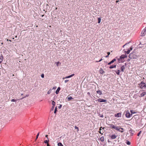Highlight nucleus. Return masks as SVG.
<instances>
[{
    "label": "nucleus",
    "instance_id": "f257e3e1",
    "mask_svg": "<svg viewBox=\"0 0 146 146\" xmlns=\"http://www.w3.org/2000/svg\"><path fill=\"white\" fill-rule=\"evenodd\" d=\"M145 44H146V39L145 38L141 39V40L140 41V44H139V45L140 44L143 45Z\"/></svg>",
    "mask_w": 146,
    "mask_h": 146
},
{
    "label": "nucleus",
    "instance_id": "f03ea898",
    "mask_svg": "<svg viewBox=\"0 0 146 146\" xmlns=\"http://www.w3.org/2000/svg\"><path fill=\"white\" fill-rule=\"evenodd\" d=\"M135 52L134 50L133 51V52L132 53H130L129 55V57L131 59H134L135 58V57L134 56V53Z\"/></svg>",
    "mask_w": 146,
    "mask_h": 146
},
{
    "label": "nucleus",
    "instance_id": "7ed1b4c3",
    "mask_svg": "<svg viewBox=\"0 0 146 146\" xmlns=\"http://www.w3.org/2000/svg\"><path fill=\"white\" fill-rule=\"evenodd\" d=\"M140 87L141 88H143L144 87H146L145 84L143 82H142L139 84Z\"/></svg>",
    "mask_w": 146,
    "mask_h": 146
},
{
    "label": "nucleus",
    "instance_id": "20e7f679",
    "mask_svg": "<svg viewBox=\"0 0 146 146\" xmlns=\"http://www.w3.org/2000/svg\"><path fill=\"white\" fill-rule=\"evenodd\" d=\"M146 35V29H144L142 31L141 34V36H144Z\"/></svg>",
    "mask_w": 146,
    "mask_h": 146
},
{
    "label": "nucleus",
    "instance_id": "39448f33",
    "mask_svg": "<svg viewBox=\"0 0 146 146\" xmlns=\"http://www.w3.org/2000/svg\"><path fill=\"white\" fill-rule=\"evenodd\" d=\"M131 114H130L129 111H126L125 116L129 118L131 117Z\"/></svg>",
    "mask_w": 146,
    "mask_h": 146
},
{
    "label": "nucleus",
    "instance_id": "423d86ee",
    "mask_svg": "<svg viewBox=\"0 0 146 146\" xmlns=\"http://www.w3.org/2000/svg\"><path fill=\"white\" fill-rule=\"evenodd\" d=\"M98 101L99 102H106L107 100H106L102 99L101 98H99L98 99Z\"/></svg>",
    "mask_w": 146,
    "mask_h": 146
},
{
    "label": "nucleus",
    "instance_id": "0eeeda50",
    "mask_svg": "<svg viewBox=\"0 0 146 146\" xmlns=\"http://www.w3.org/2000/svg\"><path fill=\"white\" fill-rule=\"evenodd\" d=\"M74 75V74H71V75H70L69 76H67L66 77H65L63 78L62 79H66V78H70L72 77Z\"/></svg>",
    "mask_w": 146,
    "mask_h": 146
},
{
    "label": "nucleus",
    "instance_id": "6e6552de",
    "mask_svg": "<svg viewBox=\"0 0 146 146\" xmlns=\"http://www.w3.org/2000/svg\"><path fill=\"white\" fill-rule=\"evenodd\" d=\"M115 116L118 117H121V114L120 113H116L115 115Z\"/></svg>",
    "mask_w": 146,
    "mask_h": 146
},
{
    "label": "nucleus",
    "instance_id": "1a4fd4ad",
    "mask_svg": "<svg viewBox=\"0 0 146 146\" xmlns=\"http://www.w3.org/2000/svg\"><path fill=\"white\" fill-rule=\"evenodd\" d=\"M109 127L110 128L115 129L116 126H115L114 125H113L112 124H110L109 125Z\"/></svg>",
    "mask_w": 146,
    "mask_h": 146
},
{
    "label": "nucleus",
    "instance_id": "9d476101",
    "mask_svg": "<svg viewBox=\"0 0 146 146\" xmlns=\"http://www.w3.org/2000/svg\"><path fill=\"white\" fill-rule=\"evenodd\" d=\"M117 137V136L115 135V134H114L113 135H112L111 136V138L112 139H114L116 138V137Z\"/></svg>",
    "mask_w": 146,
    "mask_h": 146
},
{
    "label": "nucleus",
    "instance_id": "9b49d317",
    "mask_svg": "<svg viewBox=\"0 0 146 146\" xmlns=\"http://www.w3.org/2000/svg\"><path fill=\"white\" fill-rule=\"evenodd\" d=\"M129 132L130 133H131V136H132L133 135V131L131 129H130L129 130Z\"/></svg>",
    "mask_w": 146,
    "mask_h": 146
},
{
    "label": "nucleus",
    "instance_id": "f8f14e48",
    "mask_svg": "<svg viewBox=\"0 0 146 146\" xmlns=\"http://www.w3.org/2000/svg\"><path fill=\"white\" fill-rule=\"evenodd\" d=\"M116 60V59H113V60H112L110 62L108 63V65H110L111 64L113 63L114 62H115Z\"/></svg>",
    "mask_w": 146,
    "mask_h": 146
},
{
    "label": "nucleus",
    "instance_id": "ddd939ff",
    "mask_svg": "<svg viewBox=\"0 0 146 146\" xmlns=\"http://www.w3.org/2000/svg\"><path fill=\"white\" fill-rule=\"evenodd\" d=\"M60 90V88L59 87H58L56 91V94H58V93Z\"/></svg>",
    "mask_w": 146,
    "mask_h": 146
},
{
    "label": "nucleus",
    "instance_id": "4468645a",
    "mask_svg": "<svg viewBox=\"0 0 146 146\" xmlns=\"http://www.w3.org/2000/svg\"><path fill=\"white\" fill-rule=\"evenodd\" d=\"M125 66L123 65L122 66L121 68V71L122 72H123L124 70L125 69Z\"/></svg>",
    "mask_w": 146,
    "mask_h": 146
},
{
    "label": "nucleus",
    "instance_id": "2eb2a0df",
    "mask_svg": "<svg viewBox=\"0 0 146 146\" xmlns=\"http://www.w3.org/2000/svg\"><path fill=\"white\" fill-rule=\"evenodd\" d=\"M146 94V92H143L142 94H141L140 96V97H143Z\"/></svg>",
    "mask_w": 146,
    "mask_h": 146
},
{
    "label": "nucleus",
    "instance_id": "dca6fc26",
    "mask_svg": "<svg viewBox=\"0 0 146 146\" xmlns=\"http://www.w3.org/2000/svg\"><path fill=\"white\" fill-rule=\"evenodd\" d=\"M99 71L100 73L101 74H102L105 72L103 71L101 68L100 69Z\"/></svg>",
    "mask_w": 146,
    "mask_h": 146
},
{
    "label": "nucleus",
    "instance_id": "f3484780",
    "mask_svg": "<svg viewBox=\"0 0 146 146\" xmlns=\"http://www.w3.org/2000/svg\"><path fill=\"white\" fill-rule=\"evenodd\" d=\"M126 57L125 55H121L120 57V59H123L125 58Z\"/></svg>",
    "mask_w": 146,
    "mask_h": 146
},
{
    "label": "nucleus",
    "instance_id": "a211bd4d",
    "mask_svg": "<svg viewBox=\"0 0 146 146\" xmlns=\"http://www.w3.org/2000/svg\"><path fill=\"white\" fill-rule=\"evenodd\" d=\"M100 140L102 142H103L104 140V137L103 136L101 137L100 138Z\"/></svg>",
    "mask_w": 146,
    "mask_h": 146
},
{
    "label": "nucleus",
    "instance_id": "6ab92c4d",
    "mask_svg": "<svg viewBox=\"0 0 146 146\" xmlns=\"http://www.w3.org/2000/svg\"><path fill=\"white\" fill-rule=\"evenodd\" d=\"M3 56L2 55L0 56V64L1 62L3 60Z\"/></svg>",
    "mask_w": 146,
    "mask_h": 146
},
{
    "label": "nucleus",
    "instance_id": "aec40b11",
    "mask_svg": "<svg viewBox=\"0 0 146 146\" xmlns=\"http://www.w3.org/2000/svg\"><path fill=\"white\" fill-rule=\"evenodd\" d=\"M123 128L120 127L118 131L123 133Z\"/></svg>",
    "mask_w": 146,
    "mask_h": 146
},
{
    "label": "nucleus",
    "instance_id": "412c9836",
    "mask_svg": "<svg viewBox=\"0 0 146 146\" xmlns=\"http://www.w3.org/2000/svg\"><path fill=\"white\" fill-rule=\"evenodd\" d=\"M120 128V127L119 126H116L115 129L117 130V131H119Z\"/></svg>",
    "mask_w": 146,
    "mask_h": 146
},
{
    "label": "nucleus",
    "instance_id": "4be33fe9",
    "mask_svg": "<svg viewBox=\"0 0 146 146\" xmlns=\"http://www.w3.org/2000/svg\"><path fill=\"white\" fill-rule=\"evenodd\" d=\"M116 67V65H114V66H110V67H109V68H110V69H112V68H115Z\"/></svg>",
    "mask_w": 146,
    "mask_h": 146
},
{
    "label": "nucleus",
    "instance_id": "5701e85b",
    "mask_svg": "<svg viewBox=\"0 0 146 146\" xmlns=\"http://www.w3.org/2000/svg\"><path fill=\"white\" fill-rule=\"evenodd\" d=\"M102 92L100 90H99L97 91V93L98 94H99L100 95L102 94Z\"/></svg>",
    "mask_w": 146,
    "mask_h": 146
},
{
    "label": "nucleus",
    "instance_id": "b1692460",
    "mask_svg": "<svg viewBox=\"0 0 146 146\" xmlns=\"http://www.w3.org/2000/svg\"><path fill=\"white\" fill-rule=\"evenodd\" d=\"M120 72V71L119 70H118L117 71H115L116 73L118 75H119V74Z\"/></svg>",
    "mask_w": 146,
    "mask_h": 146
},
{
    "label": "nucleus",
    "instance_id": "393cba45",
    "mask_svg": "<svg viewBox=\"0 0 146 146\" xmlns=\"http://www.w3.org/2000/svg\"><path fill=\"white\" fill-rule=\"evenodd\" d=\"M49 141V140L48 138H47V140H46L44 141V143H48V142Z\"/></svg>",
    "mask_w": 146,
    "mask_h": 146
},
{
    "label": "nucleus",
    "instance_id": "a878e982",
    "mask_svg": "<svg viewBox=\"0 0 146 146\" xmlns=\"http://www.w3.org/2000/svg\"><path fill=\"white\" fill-rule=\"evenodd\" d=\"M102 127H101L100 128V131H99V133L101 134H102L103 133H102V132L101 131V130H102Z\"/></svg>",
    "mask_w": 146,
    "mask_h": 146
},
{
    "label": "nucleus",
    "instance_id": "bb28decb",
    "mask_svg": "<svg viewBox=\"0 0 146 146\" xmlns=\"http://www.w3.org/2000/svg\"><path fill=\"white\" fill-rule=\"evenodd\" d=\"M73 98L71 96H70L68 97V101H69L71 100Z\"/></svg>",
    "mask_w": 146,
    "mask_h": 146
},
{
    "label": "nucleus",
    "instance_id": "cd10ccee",
    "mask_svg": "<svg viewBox=\"0 0 146 146\" xmlns=\"http://www.w3.org/2000/svg\"><path fill=\"white\" fill-rule=\"evenodd\" d=\"M58 146H63L62 144L61 143H58Z\"/></svg>",
    "mask_w": 146,
    "mask_h": 146
},
{
    "label": "nucleus",
    "instance_id": "c85d7f7f",
    "mask_svg": "<svg viewBox=\"0 0 146 146\" xmlns=\"http://www.w3.org/2000/svg\"><path fill=\"white\" fill-rule=\"evenodd\" d=\"M98 23H100L101 22V19L100 18H98Z\"/></svg>",
    "mask_w": 146,
    "mask_h": 146
},
{
    "label": "nucleus",
    "instance_id": "c756f323",
    "mask_svg": "<svg viewBox=\"0 0 146 146\" xmlns=\"http://www.w3.org/2000/svg\"><path fill=\"white\" fill-rule=\"evenodd\" d=\"M57 111V107H56L55 108L54 111V113H56V111Z\"/></svg>",
    "mask_w": 146,
    "mask_h": 146
},
{
    "label": "nucleus",
    "instance_id": "7c9ffc66",
    "mask_svg": "<svg viewBox=\"0 0 146 146\" xmlns=\"http://www.w3.org/2000/svg\"><path fill=\"white\" fill-rule=\"evenodd\" d=\"M52 90L51 89H50L47 92V94H49L51 92Z\"/></svg>",
    "mask_w": 146,
    "mask_h": 146
},
{
    "label": "nucleus",
    "instance_id": "2f4dec72",
    "mask_svg": "<svg viewBox=\"0 0 146 146\" xmlns=\"http://www.w3.org/2000/svg\"><path fill=\"white\" fill-rule=\"evenodd\" d=\"M39 133H38L37 134V135H36V139H35V141H36V139H37V138H38V136L39 135Z\"/></svg>",
    "mask_w": 146,
    "mask_h": 146
},
{
    "label": "nucleus",
    "instance_id": "473e14b6",
    "mask_svg": "<svg viewBox=\"0 0 146 146\" xmlns=\"http://www.w3.org/2000/svg\"><path fill=\"white\" fill-rule=\"evenodd\" d=\"M52 105L53 106H54L55 105V102L54 101H53L52 102Z\"/></svg>",
    "mask_w": 146,
    "mask_h": 146
},
{
    "label": "nucleus",
    "instance_id": "72a5a7b5",
    "mask_svg": "<svg viewBox=\"0 0 146 146\" xmlns=\"http://www.w3.org/2000/svg\"><path fill=\"white\" fill-rule=\"evenodd\" d=\"M74 128H75V129H77V131L78 132L79 131V129L78 128V127H77V126H75Z\"/></svg>",
    "mask_w": 146,
    "mask_h": 146
},
{
    "label": "nucleus",
    "instance_id": "f704fd0d",
    "mask_svg": "<svg viewBox=\"0 0 146 146\" xmlns=\"http://www.w3.org/2000/svg\"><path fill=\"white\" fill-rule=\"evenodd\" d=\"M133 111L132 110H130V112L131 113V115H132V114L133 113H136L135 112H133Z\"/></svg>",
    "mask_w": 146,
    "mask_h": 146
},
{
    "label": "nucleus",
    "instance_id": "c9c22d12",
    "mask_svg": "<svg viewBox=\"0 0 146 146\" xmlns=\"http://www.w3.org/2000/svg\"><path fill=\"white\" fill-rule=\"evenodd\" d=\"M130 51V50H129V49H128V50L127 52H126L127 53V54H129Z\"/></svg>",
    "mask_w": 146,
    "mask_h": 146
},
{
    "label": "nucleus",
    "instance_id": "e433bc0d",
    "mask_svg": "<svg viewBox=\"0 0 146 146\" xmlns=\"http://www.w3.org/2000/svg\"><path fill=\"white\" fill-rule=\"evenodd\" d=\"M126 143L128 145H130V142L129 141H127L126 142Z\"/></svg>",
    "mask_w": 146,
    "mask_h": 146
},
{
    "label": "nucleus",
    "instance_id": "4c0bfd02",
    "mask_svg": "<svg viewBox=\"0 0 146 146\" xmlns=\"http://www.w3.org/2000/svg\"><path fill=\"white\" fill-rule=\"evenodd\" d=\"M17 100H15L14 99H13L11 100V101L12 102H16Z\"/></svg>",
    "mask_w": 146,
    "mask_h": 146
},
{
    "label": "nucleus",
    "instance_id": "58836bf2",
    "mask_svg": "<svg viewBox=\"0 0 146 146\" xmlns=\"http://www.w3.org/2000/svg\"><path fill=\"white\" fill-rule=\"evenodd\" d=\"M141 131H140L139 132V133H138V134H137V136H139V135H140V134H141Z\"/></svg>",
    "mask_w": 146,
    "mask_h": 146
},
{
    "label": "nucleus",
    "instance_id": "ea45409f",
    "mask_svg": "<svg viewBox=\"0 0 146 146\" xmlns=\"http://www.w3.org/2000/svg\"><path fill=\"white\" fill-rule=\"evenodd\" d=\"M62 106V105L60 104L59 106L58 107V108L60 109L61 108Z\"/></svg>",
    "mask_w": 146,
    "mask_h": 146
},
{
    "label": "nucleus",
    "instance_id": "a19ab883",
    "mask_svg": "<svg viewBox=\"0 0 146 146\" xmlns=\"http://www.w3.org/2000/svg\"><path fill=\"white\" fill-rule=\"evenodd\" d=\"M133 47L132 46H131L130 48V49H129V50H130V51L131 50H132V49H133Z\"/></svg>",
    "mask_w": 146,
    "mask_h": 146
},
{
    "label": "nucleus",
    "instance_id": "79ce46f5",
    "mask_svg": "<svg viewBox=\"0 0 146 146\" xmlns=\"http://www.w3.org/2000/svg\"><path fill=\"white\" fill-rule=\"evenodd\" d=\"M41 77L42 78H43L44 77V74H43L41 75Z\"/></svg>",
    "mask_w": 146,
    "mask_h": 146
},
{
    "label": "nucleus",
    "instance_id": "37998d69",
    "mask_svg": "<svg viewBox=\"0 0 146 146\" xmlns=\"http://www.w3.org/2000/svg\"><path fill=\"white\" fill-rule=\"evenodd\" d=\"M102 59H101L99 61H96V62H100L102 60Z\"/></svg>",
    "mask_w": 146,
    "mask_h": 146
},
{
    "label": "nucleus",
    "instance_id": "c03bdc74",
    "mask_svg": "<svg viewBox=\"0 0 146 146\" xmlns=\"http://www.w3.org/2000/svg\"><path fill=\"white\" fill-rule=\"evenodd\" d=\"M68 81V80H66L64 81V82L65 83H66Z\"/></svg>",
    "mask_w": 146,
    "mask_h": 146
},
{
    "label": "nucleus",
    "instance_id": "a18cd8bd",
    "mask_svg": "<svg viewBox=\"0 0 146 146\" xmlns=\"http://www.w3.org/2000/svg\"><path fill=\"white\" fill-rule=\"evenodd\" d=\"M25 97H26V96H25V97H24L21 98V99H18V100H21L23 99V98H25Z\"/></svg>",
    "mask_w": 146,
    "mask_h": 146
},
{
    "label": "nucleus",
    "instance_id": "49530a36",
    "mask_svg": "<svg viewBox=\"0 0 146 146\" xmlns=\"http://www.w3.org/2000/svg\"><path fill=\"white\" fill-rule=\"evenodd\" d=\"M54 106H52V110H53L54 109Z\"/></svg>",
    "mask_w": 146,
    "mask_h": 146
},
{
    "label": "nucleus",
    "instance_id": "de8ad7c7",
    "mask_svg": "<svg viewBox=\"0 0 146 146\" xmlns=\"http://www.w3.org/2000/svg\"><path fill=\"white\" fill-rule=\"evenodd\" d=\"M128 43H126V44H125L124 45H123V47H124V46H125L127 44H128Z\"/></svg>",
    "mask_w": 146,
    "mask_h": 146
},
{
    "label": "nucleus",
    "instance_id": "09e8293b",
    "mask_svg": "<svg viewBox=\"0 0 146 146\" xmlns=\"http://www.w3.org/2000/svg\"><path fill=\"white\" fill-rule=\"evenodd\" d=\"M107 54L108 55H109L110 54V52H107Z\"/></svg>",
    "mask_w": 146,
    "mask_h": 146
},
{
    "label": "nucleus",
    "instance_id": "8fccbe9b",
    "mask_svg": "<svg viewBox=\"0 0 146 146\" xmlns=\"http://www.w3.org/2000/svg\"><path fill=\"white\" fill-rule=\"evenodd\" d=\"M56 87H53V88L52 89H54H54H56Z\"/></svg>",
    "mask_w": 146,
    "mask_h": 146
},
{
    "label": "nucleus",
    "instance_id": "3c124183",
    "mask_svg": "<svg viewBox=\"0 0 146 146\" xmlns=\"http://www.w3.org/2000/svg\"><path fill=\"white\" fill-rule=\"evenodd\" d=\"M87 94L89 95H90V92H88L87 93Z\"/></svg>",
    "mask_w": 146,
    "mask_h": 146
},
{
    "label": "nucleus",
    "instance_id": "603ef678",
    "mask_svg": "<svg viewBox=\"0 0 146 146\" xmlns=\"http://www.w3.org/2000/svg\"><path fill=\"white\" fill-rule=\"evenodd\" d=\"M47 146H50V145H49L48 143L47 144Z\"/></svg>",
    "mask_w": 146,
    "mask_h": 146
},
{
    "label": "nucleus",
    "instance_id": "864d4df0",
    "mask_svg": "<svg viewBox=\"0 0 146 146\" xmlns=\"http://www.w3.org/2000/svg\"><path fill=\"white\" fill-rule=\"evenodd\" d=\"M48 135H45V137H47V138H48Z\"/></svg>",
    "mask_w": 146,
    "mask_h": 146
},
{
    "label": "nucleus",
    "instance_id": "5fc2aeb1",
    "mask_svg": "<svg viewBox=\"0 0 146 146\" xmlns=\"http://www.w3.org/2000/svg\"><path fill=\"white\" fill-rule=\"evenodd\" d=\"M119 1V0H117V1H116V3H118V2Z\"/></svg>",
    "mask_w": 146,
    "mask_h": 146
},
{
    "label": "nucleus",
    "instance_id": "6e6d98bb",
    "mask_svg": "<svg viewBox=\"0 0 146 146\" xmlns=\"http://www.w3.org/2000/svg\"><path fill=\"white\" fill-rule=\"evenodd\" d=\"M108 56H109V55H108L106 56V58H107V57H108Z\"/></svg>",
    "mask_w": 146,
    "mask_h": 146
},
{
    "label": "nucleus",
    "instance_id": "4d7b16f0",
    "mask_svg": "<svg viewBox=\"0 0 146 146\" xmlns=\"http://www.w3.org/2000/svg\"><path fill=\"white\" fill-rule=\"evenodd\" d=\"M7 41H8V40L7 39ZM9 40V41H10V42H11V40Z\"/></svg>",
    "mask_w": 146,
    "mask_h": 146
},
{
    "label": "nucleus",
    "instance_id": "13d9d810",
    "mask_svg": "<svg viewBox=\"0 0 146 146\" xmlns=\"http://www.w3.org/2000/svg\"><path fill=\"white\" fill-rule=\"evenodd\" d=\"M100 117H103V115H101Z\"/></svg>",
    "mask_w": 146,
    "mask_h": 146
},
{
    "label": "nucleus",
    "instance_id": "bf43d9fd",
    "mask_svg": "<svg viewBox=\"0 0 146 146\" xmlns=\"http://www.w3.org/2000/svg\"><path fill=\"white\" fill-rule=\"evenodd\" d=\"M44 16V15H42V17H43Z\"/></svg>",
    "mask_w": 146,
    "mask_h": 146
},
{
    "label": "nucleus",
    "instance_id": "052dcab7",
    "mask_svg": "<svg viewBox=\"0 0 146 146\" xmlns=\"http://www.w3.org/2000/svg\"><path fill=\"white\" fill-rule=\"evenodd\" d=\"M1 44H3V42H2L1 43Z\"/></svg>",
    "mask_w": 146,
    "mask_h": 146
},
{
    "label": "nucleus",
    "instance_id": "680f3d73",
    "mask_svg": "<svg viewBox=\"0 0 146 146\" xmlns=\"http://www.w3.org/2000/svg\"><path fill=\"white\" fill-rule=\"evenodd\" d=\"M105 128V127H104L102 128V129H104Z\"/></svg>",
    "mask_w": 146,
    "mask_h": 146
},
{
    "label": "nucleus",
    "instance_id": "e2e57ef3",
    "mask_svg": "<svg viewBox=\"0 0 146 146\" xmlns=\"http://www.w3.org/2000/svg\"><path fill=\"white\" fill-rule=\"evenodd\" d=\"M36 27H38V26H37V25H36Z\"/></svg>",
    "mask_w": 146,
    "mask_h": 146
},
{
    "label": "nucleus",
    "instance_id": "0e129e2a",
    "mask_svg": "<svg viewBox=\"0 0 146 146\" xmlns=\"http://www.w3.org/2000/svg\"><path fill=\"white\" fill-rule=\"evenodd\" d=\"M21 95H23V94H21Z\"/></svg>",
    "mask_w": 146,
    "mask_h": 146
},
{
    "label": "nucleus",
    "instance_id": "69168bd1",
    "mask_svg": "<svg viewBox=\"0 0 146 146\" xmlns=\"http://www.w3.org/2000/svg\"><path fill=\"white\" fill-rule=\"evenodd\" d=\"M110 141L108 140V142H109Z\"/></svg>",
    "mask_w": 146,
    "mask_h": 146
}]
</instances>
